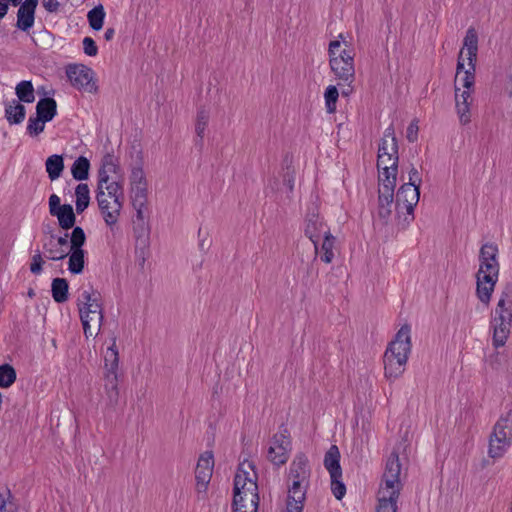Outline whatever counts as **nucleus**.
I'll use <instances>...</instances> for the list:
<instances>
[{"instance_id": "nucleus-54", "label": "nucleus", "mask_w": 512, "mask_h": 512, "mask_svg": "<svg viewBox=\"0 0 512 512\" xmlns=\"http://www.w3.org/2000/svg\"><path fill=\"white\" fill-rule=\"evenodd\" d=\"M42 5L49 13H56L59 10L60 3L58 0H42Z\"/></svg>"}, {"instance_id": "nucleus-22", "label": "nucleus", "mask_w": 512, "mask_h": 512, "mask_svg": "<svg viewBox=\"0 0 512 512\" xmlns=\"http://www.w3.org/2000/svg\"><path fill=\"white\" fill-rule=\"evenodd\" d=\"M117 197L119 202L124 201V191L121 183L118 180H112L109 183H98L96 200L101 202L113 201Z\"/></svg>"}, {"instance_id": "nucleus-42", "label": "nucleus", "mask_w": 512, "mask_h": 512, "mask_svg": "<svg viewBox=\"0 0 512 512\" xmlns=\"http://www.w3.org/2000/svg\"><path fill=\"white\" fill-rule=\"evenodd\" d=\"M18 505L15 503L13 494L9 489L0 492V512H18Z\"/></svg>"}, {"instance_id": "nucleus-4", "label": "nucleus", "mask_w": 512, "mask_h": 512, "mask_svg": "<svg viewBox=\"0 0 512 512\" xmlns=\"http://www.w3.org/2000/svg\"><path fill=\"white\" fill-rule=\"evenodd\" d=\"M401 464L397 453L393 452L387 459L382 482L378 491L376 512H397V501L402 488L399 479Z\"/></svg>"}, {"instance_id": "nucleus-37", "label": "nucleus", "mask_w": 512, "mask_h": 512, "mask_svg": "<svg viewBox=\"0 0 512 512\" xmlns=\"http://www.w3.org/2000/svg\"><path fill=\"white\" fill-rule=\"evenodd\" d=\"M68 270L72 274H80L84 269L85 264V252L84 250H70Z\"/></svg>"}, {"instance_id": "nucleus-28", "label": "nucleus", "mask_w": 512, "mask_h": 512, "mask_svg": "<svg viewBox=\"0 0 512 512\" xmlns=\"http://www.w3.org/2000/svg\"><path fill=\"white\" fill-rule=\"evenodd\" d=\"M26 110L24 105L13 100L5 107V117L10 124H19L25 118Z\"/></svg>"}, {"instance_id": "nucleus-39", "label": "nucleus", "mask_w": 512, "mask_h": 512, "mask_svg": "<svg viewBox=\"0 0 512 512\" xmlns=\"http://www.w3.org/2000/svg\"><path fill=\"white\" fill-rule=\"evenodd\" d=\"M104 18L105 11L102 5L95 6L87 14L89 25L95 31H98L103 27Z\"/></svg>"}, {"instance_id": "nucleus-35", "label": "nucleus", "mask_w": 512, "mask_h": 512, "mask_svg": "<svg viewBox=\"0 0 512 512\" xmlns=\"http://www.w3.org/2000/svg\"><path fill=\"white\" fill-rule=\"evenodd\" d=\"M335 241V237L330 232H325L320 254L322 262L329 264L333 261Z\"/></svg>"}, {"instance_id": "nucleus-10", "label": "nucleus", "mask_w": 512, "mask_h": 512, "mask_svg": "<svg viewBox=\"0 0 512 512\" xmlns=\"http://www.w3.org/2000/svg\"><path fill=\"white\" fill-rule=\"evenodd\" d=\"M290 451V433L287 428L281 427L271 438L266 457L273 465L279 467L288 461Z\"/></svg>"}, {"instance_id": "nucleus-20", "label": "nucleus", "mask_w": 512, "mask_h": 512, "mask_svg": "<svg viewBox=\"0 0 512 512\" xmlns=\"http://www.w3.org/2000/svg\"><path fill=\"white\" fill-rule=\"evenodd\" d=\"M460 89L455 88V106L462 125H466L471 121L470 107L473 102L472 93L474 90L464 89L459 93Z\"/></svg>"}, {"instance_id": "nucleus-11", "label": "nucleus", "mask_w": 512, "mask_h": 512, "mask_svg": "<svg viewBox=\"0 0 512 512\" xmlns=\"http://www.w3.org/2000/svg\"><path fill=\"white\" fill-rule=\"evenodd\" d=\"M464 48H466V55L468 60V68L464 70L462 77V85L464 89L474 90L475 84V71L476 60L478 53V35L474 28H469L464 37Z\"/></svg>"}, {"instance_id": "nucleus-15", "label": "nucleus", "mask_w": 512, "mask_h": 512, "mask_svg": "<svg viewBox=\"0 0 512 512\" xmlns=\"http://www.w3.org/2000/svg\"><path fill=\"white\" fill-rule=\"evenodd\" d=\"M214 467L213 454L205 452L198 459L195 469L196 489L199 493L206 492Z\"/></svg>"}, {"instance_id": "nucleus-26", "label": "nucleus", "mask_w": 512, "mask_h": 512, "mask_svg": "<svg viewBox=\"0 0 512 512\" xmlns=\"http://www.w3.org/2000/svg\"><path fill=\"white\" fill-rule=\"evenodd\" d=\"M394 202V195H391L386 190L385 194L378 193V209L377 215L382 224H387L392 215V206Z\"/></svg>"}, {"instance_id": "nucleus-12", "label": "nucleus", "mask_w": 512, "mask_h": 512, "mask_svg": "<svg viewBox=\"0 0 512 512\" xmlns=\"http://www.w3.org/2000/svg\"><path fill=\"white\" fill-rule=\"evenodd\" d=\"M420 198V189L417 186H414L412 183H404L400 186L396 196V204L395 208L397 214L405 210L407 217H405V221L410 222L413 220L414 216V207L419 202Z\"/></svg>"}, {"instance_id": "nucleus-2", "label": "nucleus", "mask_w": 512, "mask_h": 512, "mask_svg": "<svg viewBox=\"0 0 512 512\" xmlns=\"http://www.w3.org/2000/svg\"><path fill=\"white\" fill-rule=\"evenodd\" d=\"M311 469L309 460L303 453H298L289 467L288 496L286 512H302L306 499V492L310 485Z\"/></svg>"}, {"instance_id": "nucleus-43", "label": "nucleus", "mask_w": 512, "mask_h": 512, "mask_svg": "<svg viewBox=\"0 0 512 512\" xmlns=\"http://www.w3.org/2000/svg\"><path fill=\"white\" fill-rule=\"evenodd\" d=\"M209 118L210 116L207 110H198L195 124V132L197 134V137H199L200 141H202L205 136V130L208 126Z\"/></svg>"}, {"instance_id": "nucleus-24", "label": "nucleus", "mask_w": 512, "mask_h": 512, "mask_svg": "<svg viewBox=\"0 0 512 512\" xmlns=\"http://www.w3.org/2000/svg\"><path fill=\"white\" fill-rule=\"evenodd\" d=\"M132 196H137L138 201L142 202L146 198V180L142 167H134L130 175Z\"/></svg>"}, {"instance_id": "nucleus-52", "label": "nucleus", "mask_w": 512, "mask_h": 512, "mask_svg": "<svg viewBox=\"0 0 512 512\" xmlns=\"http://www.w3.org/2000/svg\"><path fill=\"white\" fill-rule=\"evenodd\" d=\"M409 181L407 183H412L414 186H417L420 189V185L422 183V179L419 171L415 167H411L409 170Z\"/></svg>"}, {"instance_id": "nucleus-27", "label": "nucleus", "mask_w": 512, "mask_h": 512, "mask_svg": "<svg viewBox=\"0 0 512 512\" xmlns=\"http://www.w3.org/2000/svg\"><path fill=\"white\" fill-rule=\"evenodd\" d=\"M36 114L46 122H50L57 114V103L53 98L46 97L38 101Z\"/></svg>"}, {"instance_id": "nucleus-45", "label": "nucleus", "mask_w": 512, "mask_h": 512, "mask_svg": "<svg viewBox=\"0 0 512 512\" xmlns=\"http://www.w3.org/2000/svg\"><path fill=\"white\" fill-rule=\"evenodd\" d=\"M45 123H46V121H44L39 116L30 117L28 120V124H27V132L31 136L39 135L41 132L44 131Z\"/></svg>"}, {"instance_id": "nucleus-50", "label": "nucleus", "mask_w": 512, "mask_h": 512, "mask_svg": "<svg viewBox=\"0 0 512 512\" xmlns=\"http://www.w3.org/2000/svg\"><path fill=\"white\" fill-rule=\"evenodd\" d=\"M406 138L410 143L417 141L418 138V124L417 121H412L407 127Z\"/></svg>"}, {"instance_id": "nucleus-32", "label": "nucleus", "mask_w": 512, "mask_h": 512, "mask_svg": "<svg viewBox=\"0 0 512 512\" xmlns=\"http://www.w3.org/2000/svg\"><path fill=\"white\" fill-rule=\"evenodd\" d=\"M90 162L84 156H79L71 166V173L75 180L83 181L88 179Z\"/></svg>"}, {"instance_id": "nucleus-57", "label": "nucleus", "mask_w": 512, "mask_h": 512, "mask_svg": "<svg viewBox=\"0 0 512 512\" xmlns=\"http://www.w3.org/2000/svg\"><path fill=\"white\" fill-rule=\"evenodd\" d=\"M55 244L59 247L65 248L68 245V234L66 233L64 236L55 237Z\"/></svg>"}, {"instance_id": "nucleus-60", "label": "nucleus", "mask_w": 512, "mask_h": 512, "mask_svg": "<svg viewBox=\"0 0 512 512\" xmlns=\"http://www.w3.org/2000/svg\"><path fill=\"white\" fill-rule=\"evenodd\" d=\"M29 297H33L35 295L34 291L31 289L28 292Z\"/></svg>"}, {"instance_id": "nucleus-56", "label": "nucleus", "mask_w": 512, "mask_h": 512, "mask_svg": "<svg viewBox=\"0 0 512 512\" xmlns=\"http://www.w3.org/2000/svg\"><path fill=\"white\" fill-rule=\"evenodd\" d=\"M340 87H342L341 95L343 97H349L354 92V88L352 86V83L342 84Z\"/></svg>"}, {"instance_id": "nucleus-8", "label": "nucleus", "mask_w": 512, "mask_h": 512, "mask_svg": "<svg viewBox=\"0 0 512 512\" xmlns=\"http://www.w3.org/2000/svg\"><path fill=\"white\" fill-rule=\"evenodd\" d=\"M512 442V412L501 417L495 424L489 439L488 454L491 458L502 457Z\"/></svg>"}, {"instance_id": "nucleus-9", "label": "nucleus", "mask_w": 512, "mask_h": 512, "mask_svg": "<svg viewBox=\"0 0 512 512\" xmlns=\"http://www.w3.org/2000/svg\"><path fill=\"white\" fill-rule=\"evenodd\" d=\"M118 367L119 353L116 347V339L114 338L111 346H109L104 355L105 368V391L111 403H117L119 397L118 390Z\"/></svg>"}, {"instance_id": "nucleus-59", "label": "nucleus", "mask_w": 512, "mask_h": 512, "mask_svg": "<svg viewBox=\"0 0 512 512\" xmlns=\"http://www.w3.org/2000/svg\"><path fill=\"white\" fill-rule=\"evenodd\" d=\"M114 34H115V31L113 28H108L105 33H104V38L105 40L109 41L111 39H113L114 37Z\"/></svg>"}, {"instance_id": "nucleus-23", "label": "nucleus", "mask_w": 512, "mask_h": 512, "mask_svg": "<svg viewBox=\"0 0 512 512\" xmlns=\"http://www.w3.org/2000/svg\"><path fill=\"white\" fill-rule=\"evenodd\" d=\"M123 202L124 201L119 202L117 197L113 201L104 202L102 199L101 202H97L101 215L106 225L109 227L112 228L117 224L123 208Z\"/></svg>"}, {"instance_id": "nucleus-55", "label": "nucleus", "mask_w": 512, "mask_h": 512, "mask_svg": "<svg viewBox=\"0 0 512 512\" xmlns=\"http://www.w3.org/2000/svg\"><path fill=\"white\" fill-rule=\"evenodd\" d=\"M464 50H466V48L463 47L458 56L457 67H456V79L459 77V75L462 72L464 73V70L467 69V68H465V65H464V58H463Z\"/></svg>"}, {"instance_id": "nucleus-25", "label": "nucleus", "mask_w": 512, "mask_h": 512, "mask_svg": "<svg viewBox=\"0 0 512 512\" xmlns=\"http://www.w3.org/2000/svg\"><path fill=\"white\" fill-rule=\"evenodd\" d=\"M324 466L330 474V478L342 477L340 466V452L336 445H332L324 457Z\"/></svg>"}, {"instance_id": "nucleus-3", "label": "nucleus", "mask_w": 512, "mask_h": 512, "mask_svg": "<svg viewBox=\"0 0 512 512\" xmlns=\"http://www.w3.org/2000/svg\"><path fill=\"white\" fill-rule=\"evenodd\" d=\"M259 495L257 475L251 462L239 465L234 478L233 510L246 509L248 512H257Z\"/></svg>"}, {"instance_id": "nucleus-44", "label": "nucleus", "mask_w": 512, "mask_h": 512, "mask_svg": "<svg viewBox=\"0 0 512 512\" xmlns=\"http://www.w3.org/2000/svg\"><path fill=\"white\" fill-rule=\"evenodd\" d=\"M86 235L81 227H74L71 233V247L70 250H83L82 246L85 244Z\"/></svg>"}, {"instance_id": "nucleus-40", "label": "nucleus", "mask_w": 512, "mask_h": 512, "mask_svg": "<svg viewBox=\"0 0 512 512\" xmlns=\"http://www.w3.org/2000/svg\"><path fill=\"white\" fill-rule=\"evenodd\" d=\"M339 91L337 86L329 85L324 92L325 108L327 113L334 114L337 110Z\"/></svg>"}, {"instance_id": "nucleus-29", "label": "nucleus", "mask_w": 512, "mask_h": 512, "mask_svg": "<svg viewBox=\"0 0 512 512\" xmlns=\"http://www.w3.org/2000/svg\"><path fill=\"white\" fill-rule=\"evenodd\" d=\"M52 216H56L59 222V226L68 230L75 225L76 216L73 211V207L70 204L62 205L61 209L55 212Z\"/></svg>"}, {"instance_id": "nucleus-21", "label": "nucleus", "mask_w": 512, "mask_h": 512, "mask_svg": "<svg viewBox=\"0 0 512 512\" xmlns=\"http://www.w3.org/2000/svg\"><path fill=\"white\" fill-rule=\"evenodd\" d=\"M39 0H25L21 3L17 12L16 26L22 31H28L35 22V10Z\"/></svg>"}, {"instance_id": "nucleus-7", "label": "nucleus", "mask_w": 512, "mask_h": 512, "mask_svg": "<svg viewBox=\"0 0 512 512\" xmlns=\"http://www.w3.org/2000/svg\"><path fill=\"white\" fill-rule=\"evenodd\" d=\"M512 322V283H507L500 293L495 315L490 326L493 330L492 342L495 348L505 345Z\"/></svg>"}, {"instance_id": "nucleus-17", "label": "nucleus", "mask_w": 512, "mask_h": 512, "mask_svg": "<svg viewBox=\"0 0 512 512\" xmlns=\"http://www.w3.org/2000/svg\"><path fill=\"white\" fill-rule=\"evenodd\" d=\"M398 151L392 152L388 147V140L382 139L378 148L377 168L380 172L398 171Z\"/></svg>"}, {"instance_id": "nucleus-49", "label": "nucleus", "mask_w": 512, "mask_h": 512, "mask_svg": "<svg viewBox=\"0 0 512 512\" xmlns=\"http://www.w3.org/2000/svg\"><path fill=\"white\" fill-rule=\"evenodd\" d=\"M83 50L88 56H96L98 53V47L95 41L91 37H85L83 39Z\"/></svg>"}, {"instance_id": "nucleus-51", "label": "nucleus", "mask_w": 512, "mask_h": 512, "mask_svg": "<svg viewBox=\"0 0 512 512\" xmlns=\"http://www.w3.org/2000/svg\"><path fill=\"white\" fill-rule=\"evenodd\" d=\"M137 199H138L137 196H132V204L136 210L137 219L140 221H143L144 220L143 208L145 206L146 198L142 202H139Z\"/></svg>"}, {"instance_id": "nucleus-38", "label": "nucleus", "mask_w": 512, "mask_h": 512, "mask_svg": "<svg viewBox=\"0 0 512 512\" xmlns=\"http://www.w3.org/2000/svg\"><path fill=\"white\" fill-rule=\"evenodd\" d=\"M16 95L19 101L32 103L35 100L34 88L31 81L23 80L16 85Z\"/></svg>"}, {"instance_id": "nucleus-13", "label": "nucleus", "mask_w": 512, "mask_h": 512, "mask_svg": "<svg viewBox=\"0 0 512 512\" xmlns=\"http://www.w3.org/2000/svg\"><path fill=\"white\" fill-rule=\"evenodd\" d=\"M66 75L71 85L78 90H84L89 93L97 91V86L93 81V71L83 64H69L66 67Z\"/></svg>"}, {"instance_id": "nucleus-6", "label": "nucleus", "mask_w": 512, "mask_h": 512, "mask_svg": "<svg viewBox=\"0 0 512 512\" xmlns=\"http://www.w3.org/2000/svg\"><path fill=\"white\" fill-rule=\"evenodd\" d=\"M77 306L85 337L98 335L104 319L100 292L92 287L83 289L78 297Z\"/></svg>"}, {"instance_id": "nucleus-1", "label": "nucleus", "mask_w": 512, "mask_h": 512, "mask_svg": "<svg viewBox=\"0 0 512 512\" xmlns=\"http://www.w3.org/2000/svg\"><path fill=\"white\" fill-rule=\"evenodd\" d=\"M410 333V326L403 325L384 352V375L390 381L398 379L405 372L412 349Z\"/></svg>"}, {"instance_id": "nucleus-58", "label": "nucleus", "mask_w": 512, "mask_h": 512, "mask_svg": "<svg viewBox=\"0 0 512 512\" xmlns=\"http://www.w3.org/2000/svg\"><path fill=\"white\" fill-rule=\"evenodd\" d=\"M8 2L9 0H0V19L4 18L8 12Z\"/></svg>"}, {"instance_id": "nucleus-30", "label": "nucleus", "mask_w": 512, "mask_h": 512, "mask_svg": "<svg viewBox=\"0 0 512 512\" xmlns=\"http://www.w3.org/2000/svg\"><path fill=\"white\" fill-rule=\"evenodd\" d=\"M46 171L51 181L58 179L64 170V160L61 155L54 154L46 159Z\"/></svg>"}, {"instance_id": "nucleus-5", "label": "nucleus", "mask_w": 512, "mask_h": 512, "mask_svg": "<svg viewBox=\"0 0 512 512\" xmlns=\"http://www.w3.org/2000/svg\"><path fill=\"white\" fill-rule=\"evenodd\" d=\"M340 40L329 43V66L333 72L337 85L353 83L355 81V51L342 34Z\"/></svg>"}, {"instance_id": "nucleus-46", "label": "nucleus", "mask_w": 512, "mask_h": 512, "mask_svg": "<svg viewBox=\"0 0 512 512\" xmlns=\"http://www.w3.org/2000/svg\"><path fill=\"white\" fill-rule=\"evenodd\" d=\"M341 478L342 477L331 478V490L337 500H341L346 493V487Z\"/></svg>"}, {"instance_id": "nucleus-36", "label": "nucleus", "mask_w": 512, "mask_h": 512, "mask_svg": "<svg viewBox=\"0 0 512 512\" xmlns=\"http://www.w3.org/2000/svg\"><path fill=\"white\" fill-rule=\"evenodd\" d=\"M43 247L46 252V257L49 260H62L68 256V251L66 250V248L59 247L57 246V244H55L54 235H51L49 241L46 242Z\"/></svg>"}, {"instance_id": "nucleus-47", "label": "nucleus", "mask_w": 512, "mask_h": 512, "mask_svg": "<svg viewBox=\"0 0 512 512\" xmlns=\"http://www.w3.org/2000/svg\"><path fill=\"white\" fill-rule=\"evenodd\" d=\"M382 139L388 140V147L391 149L392 152L396 153V151H398V142L395 136L394 127L392 125L385 129L384 136Z\"/></svg>"}, {"instance_id": "nucleus-19", "label": "nucleus", "mask_w": 512, "mask_h": 512, "mask_svg": "<svg viewBox=\"0 0 512 512\" xmlns=\"http://www.w3.org/2000/svg\"><path fill=\"white\" fill-rule=\"evenodd\" d=\"M121 169L118 159L113 154H106L98 171V183H109L112 180L120 182Z\"/></svg>"}, {"instance_id": "nucleus-33", "label": "nucleus", "mask_w": 512, "mask_h": 512, "mask_svg": "<svg viewBox=\"0 0 512 512\" xmlns=\"http://www.w3.org/2000/svg\"><path fill=\"white\" fill-rule=\"evenodd\" d=\"M397 171H389L388 173H379V189L378 193L385 194L386 190L389 194L394 195V189L396 186Z\"/></svg>"}, {"instance_id": "nucleus-16", "label": "nucleus", "mask_w": 512, "mask_h": 512, "mask_svg": "<svg viewBox=\"0 0 512 512\" xmlns=\"http://www.w3.org/2000/svg\"><path fill=\"white\" fill-rule=\"evenodd\" d=\"M325 232H329L326 224L322 220V218L316 213H309L305 219V235L311 240L314 244L315 253L319 252V240L321 235L325 237Z\"/></svg>"}, {"instance_id": "nucleus-48", "label": "nucleus", "mask_w": 512, "mask_h": 512, "mask_svg": "<svg viewBox=\"0 0 512 512\" xmlns=\"http://www.w3.org/2000/svg\"><path fill=\"white\" fill-rule=\"evenodd\" d=\"M44 263V260L42 258V255L40 251H37L31 259L30 263V271L32 274L39 275L42 272V265Z\"/></svg>"}, {"instance_id": "nucleus-53", "label": "nucleus", "mask_w": 512, "mask_h": 512, "mask_svg": "<svg viewBox=\"0 0 512 512\" xmlns=\"http://www.w3.org/2000/svg\"><path fill=\"white\" fill-rule=\"evenodd\" d=\"M62 205L60 204V198L56 194H52L49 197V212L53 215L55 212L60 210Z\"/></svg>"}, {"instance_id": "nucleus-34", "label": "nucleus", "mask_w": 512, "mask_h": 512, "mask_svg": "<svg viewBox=\"0 0 512 512\" xmlns=\"http://www.w3.org/2000/svg\"><path fill=\"white\" fill-rule=\"evenodd\" d=\"M76 211L82 213L90 203V190L87 184L80 183L75 188Z\"/></svg>"}, {"instance_id": "nucleus-41", "label": "nucleus", "mask_w": 512, "mask_h": 512, "mask_svg": "<svg viewBox=\"0 0 512 512\" xmlns=\"http://www.w3.org/2000/svg\"><path fill=\"white\" fill-rule=\"evenodd\" d=\"M16 381V371L9 364L0 366V388H9Z\"/></svg>"}, {"instance_id": "nucleus-14", "label": "nucleus", "mask_w": 512, "mask_h": 512, "mask_svg": "<svg viewBox=\"0 0 512 512\" xmlns=\"http://www.w3.org/2000/svg\"><path fill=\"white\" fill-rule=\"evenodd\" d=\"M499 272L481 271L476 274V295L481 303L488 305L498 281Z\"/></svg>"}, {"instance_id": "nucleus-31", "label": "nucleus", "mask_w": 512, "mask_h": 512, "mask_svg": "<svg viewBox=\"0 0 512 512\" xmlns=\"http://www.w3.org/2000/svg\"><path fill=\"white\" fill-rule=\"evenodd\" d=\"M68 282L64 278H55L51 284L52 297L57 303H64L68 300Z\"/></svg>"}, {"instance_id": "nucleus-18", "label": "nucleus", "mask_w": 512, "mask_h": 512, "mask_svg": "<svg viewBox=\"0 0 512 512\" xmlns=\"http://www.w3.org/2000/svg\"><path fill=\"white\" fill-rule=\"evenodd\" d=\"M499 249L496 244L485 243L479 251V270L499 272L500 265L498 262Z\"/></svg>"}]
</instances>
